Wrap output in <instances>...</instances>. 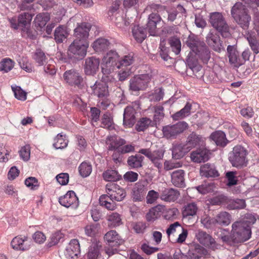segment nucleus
I'll list each match as a JSON object with an SVG mask.
<instances>
[{
  "instance_id": "1",
  "label": "nucleus",
  "mask_w": 259,
  "mask_h": 259,
  "mask_svg": "<svg viewBox=\"0 0 259 259\" xmlns=\"http://www.w3.org/2000/svg\"><path fill=\"white\" fill-rule=\"evenodd\" d=\"M256 219L252 214H246L240 221L232 225L231 237L234 243H241L248 240L251 235V226L255 223Z\"/></svg>"
},
{
  "instance_id": "2",
  "label": "nucleus",
  "mask_w": 259,
  "mask_h": 259,
  "mask_svg": "<svg viewBox=\"0 0 259 259\" xmlns=\"http://www.w3.org/2000/svg\"><path fill=\"white\" fill-rule=\"evenodd\" d=\"M106 190L107 194L100 197V204L109 210H114L116 206L114 201H122L126 195L125 191L117 184L113 183L107 184Z\"/></svg>"
},
{
  "instance_id": "3",
  "label": "nucleus",
  "mask_w": 259,
  "mask_h": 259,
  "mask_svg": "<svg viewBox=\"0 0 259 259\" xmlns=\"http://www.w3.org/2000/svg\"><path fill=\"white\" fill-rule=\"evenodd\" d=\"M186 43L197 58L204 63L208 62L210 58V51L203 41H200L197 36L192 35L188 37Z\"/></svg>"
},
{
  "instance_id": "4",
  "label": "nucleus",
  "mask_w": 259,
  "mask_h": 259,
  "mask_svg": "<svg viewBox=\"0 0 259 259\" xmlns=\"http://www.w3.org/2000/svg\"><path fill=\"white\" fill-rule=\"evenodd\" d=\"M247 150L243 146L238 145L233 148L230 153L229 161L233 166L241 168L247 164Z\"/></svg>"
},
{
  "instance_id": "5",
  "label": "nucleus",
  "mask_w": 259,
  "mask_h": 259,
  "mask_svg": "<svg viewBox=\"0 0 259 259\" xmlns=\"http://www.w3.org/2000/svg\"><path fill=\"white\" fill-rule=\"evenodd\" d=\"M209 22L212 26L220 32L223 37H227L230 35L229 25L222 13H211Z\"/></svg>"
},
{
  "instance_id": "6",
  "label": "nucleus",
  "mask_w": 259,
  "mask_h": 259,
  "mask_svg": "<svg viewBox=\"0 0 259 259\" xmlns=\"http://www.w3.org/2000/svg\"><path fill=\"white\" fill-rule=\"evenodd\" d=\"M151 79L149 74L136 75L129 81V90L135 92L144 91L148 88Z\"/></svg>"
},
{
  "instance_id": "7",
  "label": "nucleus",
  "mask_w": 259,
  "mask_h": 259,
  "mask_svg": "<svg viewBox=\"0 0 259 259\" xmlns=\"http://www.w3.org/2000/svg\"><path fill=\"white\" fill-rule=\"evenodd\" d=\"M89 42H83L78 39H74L69 46L68 55L70 58L81 60L87 55Z\"/></svg>"
},
{
  "instance_id": "8",
  "label": "nucleus",
  "mask_w": 259,
  "mask_h": 259,
  "mask_svg": "<svg viewBox=\"0 0 259 259\" xmlns=\"http://www.w3.org/2000/svg\"><path fill=\"white\" fill-rule=\"evenodd\" d=\"M188 125L185 121H179L175 124L167 125L163 127L162 133L167 139H176L188 128Z\"/></svg>"
},
{
  "instance_id": "9",
  "label": "nucleus",
  "mask_w": 259,
  "mask_h": 259,
  "mask_svg": "<svg viewBox=\"0 0 259 259\" xmlns=\"http://www.w3.org/2000/svg\"><path fill=\"white\" fill-rule=\"evenodd\" d=\"M161 15L164 18H166L168 22L175 21L176 24H179L182 21L183 18L186 17V10L181 5H178L176 10L170 11H163Z\"/></svg>"
},
{
  "instance_id": "10",
  "label": "nucleus",
  "mask_w": 259,
  "mask_h": 259,
  "mask_svg": "<svg viewBox=\"0 0 259 259\" xmlns=\"http://www.w3.org/2000/svg\"><path fill=\"white\" fill-rule=\"evenodd\" d=\"M207 250L198 246L189 250L187 255H185L180 250L176 251L174 254V259H200L207 254Z\"/></svg>"
},
{
  "instance_id": "11",
  "label": "nucleus",
  "mask_w": 259,
  "mask_h": 259,
  "mask_svg": "<svg viewBox=\"0 0 259 259\" xmlns=\"http://www.w3.org/2000/svg\"><path fill=\"white\" fill-rule=\"evenodd\" d=\"M91 27V24L87 22L78 24L74 30L75 39H78V41L83 42H89L88 38Z\"/></svg>"
},
{
  "instance_id": "12",
  "label": "nucleus",
  "mask_w": 259,
  "mask_h": 259,
  "mask_svg": "<svg viewBox=\"0 0 259 259\" xmlns=\"http://www.w3.org/2000/svg\"><path fill=\"white\" fill-rule=\"evenodd\" d=\"M139 153L148 158L155 166L158 169L161 168L162 163L160 160L162 159L164 155L162 150H158L152 152L149 149H141L139 150Z\"/></svg>"
},
{
  "instance_id": "13",
  "label": "nucleus",
  "mask_w": 259,
  "mask_h": 259,
  "mask_svg": "<svg viewBox=\"0 0 259 259\" xmlns=\"http://www.w3.org/2000/svg\"><path fill=\"white\" fill-rule=\"evenodd\" d=\"M59 202L61 205L67 208L71 207L75 209L79 205L78 198L73 191H69L60 197Z\"/></svg>"
},
{
  "instance_id": "14",
  "label": "nucleus",
  "mask_w": 259,
  "mask_h": 259,
  "mask_svg": "<svg viewBox=\"0 0 259 259\" xmlns=\"http://www.w3.org/2000/svg\"><path fill=\"white\" fill-rule=\"evenodd\" d=\"M195 237L197 240L202 245L213 250L217 248V244L214 239L206 232L198 230L196 233Z\"/></svg>"
},
{
  "instance_id": "15",
  "label": "nucleus",
  "mask_w": 259,
  "mask_h": 259,
  "mask_svg": "<svg viewBox=\"0 0 259 259\" xmlns=\"http://www.w3.org/2000/svg\"><path fill=\"white\" fill-rule=\"evenodd\" d=\"M206 41L208 46L217 52L220 53L225 51L219 35L214 32L210 31L206 36Z\"/></svg>"
},
{
  "instance_id": "16",
  "label": "nucleus",
  "mask_w": 259,
  "mask_h": 259,
  "mask_svg": "<svg viewBox=\"0 0 259 259\" xmlns=\"http://www.w3.org/2000/svg\"><path fill=\"white\" fill-rule=\"evenodd\" d=\"M227 51L229 62L232 66L238 68L243 64V60H242L235 46L229 45Z\"/></svg>"
},
{
  "instance_id": "17",
  "label": "nucleus",
  "mask_w": 259,
  "mask_h": 259,
  "mask_svg": "<svg viewBox=\"0 0 259 259\" xmlns=\"http://www.w3.org/2000/svg\"><path fill=\"white\" fill-rule=\"evenodd\" d=\"M119 56L114 51L111 50L108 52L104 56L103 61V66L102 67H107L110 70H114L115 68H118V60Z\"/></svg>"
},
{
  "instance_id": "18",
  "label": "nucleus",
  "mask_w": 259,
  "mask_h": 259,
  "mask_svg": "<svg viewBox=\"0 0 259 259\" xmlns=\"http://www.w3.org/2000/svg\"><path fill=\"white\" fill-rule=\"evenodd\" d=\"M100 60L95 57H88L85 60L84 72L88 75H94L99 69Z\"/></svg>"
},
{
  "instance_id": "19",
  "label": "nucleus",
  "mask_w": 259,
  "mask_h": 259,
  "mask_svg": "<svg viewBox=\"0 0 259 259\" xmlns=\"http://www.w3.org/2000/svg\"><path fill=\"white\" fill-rule=\"evenodd\" d=\"M63 77L66 82L71 85L79 87L83 82L82 76L74 69L65 71Z\"/></svg>"
},
{
  "instance_id": "20",
  "label": "nucleus",
  "mask_w": 259,
  "mask_h": 259,
  "mask_svg": "<svg viewBox=\"0 0 259 259\" xmlns=\"http://www.w3.org/2000/svg\"><path fill=\"white\" fill-rule=\"evenodd\" d=\"M180 195L179 191L176 189L165 188L160 192V198L165 202H171L177 200Z\"/></svg>"
},
{
  "instance_id": "21",
  "label": "nucleus",
  "mask_w": 259,
  "mask_h": 259,
  "mask_svg": "<svg viewBox=\"0 0 259 259\" xmlns=\"http://www.w3.org/2000/svg\"><path fill=\"white\" fill-rule=\"evenodd\" d=\"M79 253L80 245L78 241L76 239L71 240L66 249L65 256L68 258L74 259Z\"/></svg>"
},
{
  "instance_id": "22",
  "label": "nucleus",
  "mask_w": 259,
  "mask_h": 259,
  "mask_svg": "<svg viewBox=\"0 0 259 259\" xmlns=\"http://www.w3.org/2000/svg\"><path fill=\"white\" fill-rule=\"evenodd\" d=\"M204 144V138L193 132L188 136L186 145L190 149V151L192 148L197 146H203Z\"/></svg>"
},
{
  "instance_id": "23",
  "label": "nucleus",
  "mask_w": 259,
  "mask_h": 259,
  "mask_svg": "<svg viewBox=\"0 0 259 259\" xmlns=\"http://www.w3.org/2000/svg\"><path fill=\"white\" fill-rule=\"evenodd\" d=\"M136 112L131 106H127L124 109L123 114V124L125 126L130 127L136 122Z\"/></svg>"
},
{
  "instance_id": "24",
  "label": "nucleus",
  "mask_w": 259,
  "mask_h": 259,
  "mask_svg": "<svg viewBox=\"0 0 259 259\" xmlns=\"http://www.w3.org/2000/svg\"><path fill=\"white\" fill-rule=\"evenodd\" d=\"M209 151L205 148L198 149L191 153V159L195 162L200 163L208 160Z\"/></svg>"
},
{
  "instance_id": "25",
  "label": "nucleus",
  "mask_w": 259,
  "mask_h": 259,
  "mask_svg": "<svg viewBox=\"0 0 259 259\" xmlns=\"http://www.w3.org/2000/svg\"><path fill=\"white\" fill-rule=\"evenodd\" d=\"M108 88L107 85L103 82H96L93 86H91L94 94L99 99L108 98L109 94Z\"/></svg>"
},
{
  "instance_id": "26",
  "label": "nucleus",
  "mask_w": 259,
  "mask_h": 259,
  "mask_svg": "<svg viewBox=\"0 0 259 259\" xmlns=\"http://www.w3.org/2000/svg\"><path fill=\"white\" fill-rule=\"evenodd\" d=\"M105 240L109 245L117 246L123 242V240L114 230L108 231L104 236Z\"/></svg>"
},
{
  "instance_id": "27",
  "label": "nucleus",
  "mask_w": 259,
  "mask_h": 259,
  "mask_svg": "<svg viewBox=\"0 0 259 259\" xmlns=\"http://www.w3.org/2000/svg\"><path fill=\"white\" fill-rule=\"evenodd\" d=\"M185 171L182 169H178L171 174V182L177 187H184L185 184Z\"/></svg>"
},
{
  "instance_id": "28",
  "label": "nucleus",
  "mask_w": 259,
  "mask_h": 259,
  "mask_svg": "<svg viewBox=\"0 0 259 259\" xmlns=\"http://www.w3.org/2000/svg\"><path fill=\"white\" fill-rule=\"evenodd\" d=\"M198 209L197 204L195 202H190L186 204L183 211V221L186 222L191 216L196 215Z\"/></svg>"
},
{
  "instance_id": "29",
  "label": "nucleus",
  "mask_w": 259,
  "mask_h": 259,
  "mask_svg": "<svg viewBox=\"0 0 259 259\" xmlns=\"http://www.w3.org/2000/svg\"><path fill=\"white\" fill-rule=\"evenodd\" d=\"M171 150L172 158L175 159H180L190 151V149L186 144H176L172 145Z\"/></svg>"
},
{
  "instance_id": "30",
  "label": "nucleus",
  "mask_w": 259,
  "mask_h": 259,
  "mask_svg": "<svg viewBox=\"0 0 259 259\" xmlns=\"http://www.w3.org/2000/svg\"><path fill=\"white\" fill-rule=\"evenodd\" d=\"M149 21L147 23V29L151 35L155 36L157 33V24L160 22L161 18L159 15L152 13L149 16Z\"/></svg>"
},
{
  "instance_id": "31",
  "label": "nucleus",
  "mask_w": 259,
  "mask_h": 259,
  "mask_svg": "<svg viewBox=\"0 0 259 259\" xmlns=\"http://www.w3.org/2000/svg\"><path fill=\"white\" fill-rule=\"evenodd\" d=\"M200 172L202 176L206 178L218 177L219 173L213 164H204L201 166Z\"/></svg>"
},
{
  "instance_id": "32",
  "label": "nucleus",
  "mask_w": 259,
  "mask_h": 259,
  "mask_svg": "<svg viewBox=\"0 0 259 259\" xmlns=\"http://www.w3.org/2000/svg\"><path fill=\"white\" fill-rule=\"evenodd\" d=\"M164 208L165 205L161 204H158L151 208L146 214L147 221L153 222L160 216L161 213L164 210Z\"/></svg>"
},
{
  "instance_id": "33",
  "label": "nucleus",
  "mask_w": 259,
  "mask_h": 259,
  "mask_svg": "<svg viewBox=\"0 0 259 259\" xmlns=\"http://www.w3.org/2000/svg\"><path fill=\"white\" fill-rule=\"evenodd\" d=\"M110 43L105 38L100 37L95 40L91 45V47L96 52L100 53L105 51L109 49Z\"/></svg>"
},
{
  "instance_id": "34",
  "label": "nucleus",
  "mask_w": 259,
  "mask_h": 259,
  "mask_svg": "<svg viewBox=\"0 0 259 259\" xmlns=\"http://www.w3.org/2000/svg\"><path fill=\"white\" fill-rule=\"evenodd\" d=\"M144 157L140 154L129 156L127 160V165L132 169H138L143 166Z\"/></svg>"
},
{
  "instance_id": "35",
  "label": "nucleus",
  "mask_w": 259,
  "mask_h": 259,
  "mask_svg": "<svg viewBox=\"0 0 259 259\" xmlns=\"http://www.w3.org/2000/svg\"><path fill=\"white\" fill-rule=\"evenodd\" d=\"M27 239V238L25 236L23 237H15L11 241V246L15 250L23 251L27 250L29 248V245L25 243Z\"/></svg>"
},
{
  "instance_id": "36",
  "label": "nucleus",
  "mask_w": 259,
  "mask_h": 259,
  "mask_svg": "<svg viewBox=\"0 0 259 259\" xmlns=\"http://www.w3.org/2000/svg\"><path fill=\"white\" fill-rule=\"evenodd\" d=\"M236 23L244 30H247L249 28L251 17L249 12L240 15L234 19Z\"/></svg>"
},
{
  "instance_id": "37",
  "label": "nucleus",
  "mask_w": 259,
  "mask_h": 259,
  "mask_svg": "<svg viewBox=\"0 0 259 259\" xmlns=\"http://www.w3.org/2000/svg\"><path fill=\"white\" fill-rule=\"evenodd\" d=\"M249 12L246 6L242 3L237 2L232 7L231 14L233 19Z\"/></svg>"
},
{
  "instance_id": "38",
  "label": "nucleus",
  "mask_w": 259,
  "mask_h": 259,
  "mask_svg": "<svg viewBox=\"0 0 259 259\" xmlns=\"http://www.w3.org/2000/svg\"><path fill=\"white\" fill-rule=\"evenodd\" d=\"M210 137L217 145L221 146H226L228 142L225 134L221 131L213 133Z\"/></svg>"
},
{
  "instance_id": "39",
  "label": "nucleus",
  "mask_w": 259,
  "mask_h": 259,
  "mask_svg": "<svg viewBox=\"0 0 259 259\" xmlns=\"http://www.w3.org/2000/svg\"><path fill=\"white\" fill-rule=\"evenodd\" d=\"M192 104L189 102H187L183 108L172 115L171 117L174 120H179L183 119L190 114Z\"/></svg>"
},
{
  "instance_id": "40",
  "label": "nucleus",
  "mask_w": 259,
  "mask_h": 259,
  "mask_svg": "<svg viewBox=\"0 0 259 259\" xmlns=\"http://www.w3.org/2000/svg\"><path fill=\"white\" fill-rule=\"evenodd\" d=\"M132 33L138 42H142L146 37V30L139 25H135L132 28Z\"/></svg>"
},
{
  "instance_id": "41",
  "label": "nucleus",
  "mask_w": 259,
  "mask_h": 259,
  "mask_svg": "<svg viewBox=\"0 0 259 259\" xmlns=\"http://www.w3.org/2000/svg\"><path fill=\"white\" fill-rule=\"evenodd\" d=\"M187 63L189 68L193 72H198L201 70V66L198 64L196 56L193 57V53L190 52L187 59Z\"/></svg>"
},
{
  "instance_id": "42",
  "label": "nucleus",
  "mask_w": 259,
  "mask_h": 259,
  "mask_svg": "<svg viewBox=\"0 0 259 259\" xmlns=\"http://www.w3.org/2000/svg\"><path fill=\"white\" fill-rule=\"evenodd\" d=\"M68 35L67 28L64 26H59L56 28L54 32V37L57 43H61Z\"/></svg>"
},
{
  "instance_id": "43",
  "label": "nucleus",
  "mask_w": 259,
  "mask_h": 259,
  "mask_svg": "<svg viewBox=\"0 0 259 259\" xmlns=\"http://www.w3.org/2000/svg\"><path fill=\"white\" fill-rule=\"evenodd\" d=\"M134 61V55L132 54H128L121 58L119 57L118 63V69L123 67H125L126 68L128 66L133 64Z\"/></svg>"
},
{
  "instance_id": "44",
  "label": "nucleus",
  "mask_w": 259,
  "mask_h": 259,
  "mask_svg": "<svg viewBox=\"0 0 259 259\" xmlns=\"http://www.w3.org/2000/svg\"><path fill=\"white\" fill-rule=\"evenodd\" d=\"M101 245L100 242L93 243L90 246L88 253L89 259H98L100 255V249Z\"/></svg>"
},
{
  "instance_id": "45",
  "label": "nucleus",
  "mask_w": 259,
  "mask_h": 259,
  "mask_svg": "<svg viewBox=\"0 0 259 259\" xmlns=\"http://www.w3.org/2000/svg\"><path fill=\"white\" fill-rule=\"evenodd\" d=\"M230 218L231 216L229 213L226 211L221 212L218 214L215 218L216 224L227 226L230 223Z\"/></svg>"
},
{
  "instance_id": "46",
  "label": "nucleus",
  "mask_w": 259,
  "mask_h": 259,
  "mask_svg": "<svg viewBox=\"0 0 259 259\" xmlns=\"http://www.w3.org/2000/svg\"><path fill=\"white\" fill-rule=\"evenodd\" d=\"M32 19V15L31 14L24 12L19 15L18 22H19V24L24 26L25 28L27 29L28 27L30 25Z\"/></svg>"
},
{
  "instance_id": "47",
  "label": "nucleus",
  "mask_w": 259,
  "mask_h": 259,
  "mask_svg": "<svg viewBox=\"0 0 259 259\" xmlns=\"http://www.w3.org/2000/svg\"><path fill=\"white\" fill-rule=\"evenodd\" d=\"M65 136L62 134H59L54 139L53 146L57 149H63L68 145V140L65 139Z\"/></svg>"
},
{
  "instance_id": "48",
  "label": "nucleus",
  "mask_w": 259,
  "mask_h": 259,
  "mask_svg": "<svg viewBox=\"0 0 259 259\" xmlns=\"http://www.w3.org/2000/svg\"><path fill=\"white\" fill-rule=\"evenodd\" d=\"M104 179L108 182H114L119 180L121 178L117 171L115 170L109 169L103 174Z\"/></svg>"
},
{
  "instance_id": "49",
  "label": "nucleus",
  "mask_w": 259,
  "mask_h": 259,
  "mask_svg": "<svg viewBox=\"0 0 259 259\" xmlns=\"http://www.w3.org/2000/svg\"><path fill=\"white\" fill-rule=\"evenodd\" d=\"M78 169L80 175L82 177H87L92 172V166L90 163L84 161L80 164Z\"/></svg>"
},
{
  "instance_id": "50",
  "label": "nucleus",
  "mask_w": 259,
  "mask_h": 259,
  "mask_svg": "<svg viewBox=\"0 0 259 259\" xmlns=\"http://www.w3.org/2000/svg\"><path fill=\"white\" fill-rule=\"evenodd\" d=\"M107 220L109 225L112 227L118 226L122 224L120 215L117 212H112L108 215Z\"/></svg>"
},
{
  "instance_id": "51",
  "label": "nucleus",
  "mask_w": 259,
  "mask_h": 259,
  "mask_svg": "<svg viewBox=\"0 0 259 259\" xmlns=\"http://www.w3.org/2000/svg\"><path fill=\"white\" fill-rule=\"evenodd\" d=\"M152 123V120L147 117H143L139 120L136 125V129L139 132L144 131Z\"/></svg>"
},
{
  "instance_id": "52",
  "label": "nucleus",
  "mask_w": 259,
  "mask_h": 259,
  "mask_svg": "<svg viewBox=\"0 0 259 259\" xmlns=\"http://www.w3.org/2000/svg\"><path fill=\"white\" fill-rule=\"evenodd\" d=\"M201 223L206 229H210L216 224L215 218H211L207 215H204L201 218Z\"/></svg>"
},
{
  "instance_id": "53",
  "label": "nucleus",
  "mask_w": 259,
  "mask_h": 259,
  "mask_svg": "<svg viewBox=\"0 0 259 259\" xmlns=\"http://www.w3.org/2000/svg\"><path fill=\"white\" fill-rule=\"evenodd\" d=\"M102 71L103 74L102 76V79L104 81V83H109V82H113L115 80V78L112 75L110 74L111 72L113 71L114 70H110L109 68H107V67H102Z\"/></svg>"
},
{
  "instance_id": "54",
  "label": "nucleus",
  "mask_w": 259,
  "mask_h": 259,
  "mask_svg": "<svg viewBox=\"0 0 259 259\" xmlns=\"http://www.w3.org/2000/svg\"><path fill=\"white\" fill-rule=\"evenodd\" d=\"M33 59L39 65H44L46 63L47 58L45 53L40 50H36L33 56Z\"/></svg>"
},
{
  "instance_id": "55",
  "label": "nucleus",
  "mask_w": 259,
  "mask_h": 259,
  "mask_svg": "<svg viewBox=\"0 0 259 259\" xmlns=\"http://www.w3.org/2000/svg\"><path fill=\"white\" fill-rule=\"evenodd\" d=\"M102 126L109 130L114 128L113 119L110 114H105L102 118Z\"/></svg>"
},
{
  "instance_id": "56",
  "label": "nucleus",
  "mask_w": 259,
  "mask_h": 259,
  "mask_svg": "<svg viewBox=\"0 0 259 259\" xmlns=\"http://www.w3.org/2000/svg\"><path fill=\"white\" fill-rule=\"evenodd\" d=\"M100 225L98 224H90L84 228L85 234L88 236H95L98 231Z\"/></svg>"
},
{
  "instance_id": "57",
  "label": "nucleus",
  "mask_w": 259,
  "mask_h": 259,
  "mask_svg": "<svg viewBox=\"0 0 259 259\" xmlns=\"http://www.w3.org/2000/svg\"><path fill=\"white\" fill-rule=\"evenodd\" d=\"M245 202L243 199H237L230 200L228 207L231 209H242L245 207Z\"/></svg>"
},
{
  "instance_id": "58",
  "label": "nucleus",
  "mask_w": 259,
  "mask_h": 259,
  "mask_svg": "<svg viewBox=\"0 0 259 259\" xmlns=\"http://www.w3.org/2000/svg\"><path fill=\"white\" fill-rule=\"evenodd\" d=\"M169 45L172 51L178 55L181 50V43L180 40L176 37H172L169 40Z\"/></svg>"
},
{
  "instance_id": "59",
  "label": "nucleus",
  "mask_w": 259,
  "mask_h": 259,
  "mask_svg": "<svg viewBox=\"0 0 259 259\" xmlns=\"http://www.w3.org/2000/svg\"><path fill=\"white\" fill-rule=\"evenodd\" d=\"M14 63L10 59L6 58L3 59L0 63V69L8 72L10 71L14 67Z\"/></svg>"
},
{
  "instance_id": "60",
  "label": "nucleus",
  "mask_w": 259,
  "mask_h": 259,
  "mask_svg": "<svg viewBox=\"0 0 259 259\" xmlns=\"http://www.w3.org/2000/svg\"><path fill=\"white\" fill-rule=\"evenodd\" d=\"M19 152L20 156L23 160L27 161L29 160L30 157V147L29 145H26L22 147Z\"/></svg>"
},
{
  "instance_id": "61",
  "label": "nucleus",
  "mask_w": 259,
  "mask_h": 259,
  "mask_svg": "<svg viewBox=\"0 0 259 259\" xmlns=\"http://www.w3.org/2000/svg\"><path fill=\"white\" fill-rule=\"evenodd\" d=\"M15 97L18 100L25 101L26 99V93L22 90L20 87H12Z\"/></svg>"
},
{
  "instance_id": "62",
  "label": "nucleus",
  "mask_w": 259,
  "mask_h": 259,
  "mask_svg": "<svg viewBox=\"0 0 259 259\" xmlns=\"http://www.w3.org/2000/svg\"><path fill=\"white\" fill-rule=\"evenodd\" d=\"M159 197L160 198V194L158 192L153 190H150L146 196V202L147 204L154 203Z\"/></svg>"
},
{
  "instance_id": "63",
  "label": "nucleus",
  "mask_w": 259,
  "mask_h": 259,
  "mask_svg": "<svg viewBox=\"0 0 259 259\" xmlns=\"http://www.w3.org/2000/svg\"><path fill=\"white\" fill-rule=\"evenodd\" d=\"M166 220H170L175 218L179 213V210L175 207L166 209L162 212Z\"/></svg>"
},
{
  "instance_id": "64",
  "label": "nucleus",
  "mask_w": 259,
  "mask_h": 259,
  "mask_svg": "<svg viewBox=\"0 0 259 259\" xmlns=\"http://www.w3.org/2000/svg\"><path fill=\"white\" fill-rule=\"evenodd\" d=\"M247 40L249 44V46L252 50V51L255 54H257L259 53V42L256 40V39L254 37V36H252L250 35L249 37H247Z\"/></svg>"
}]
</instances>
